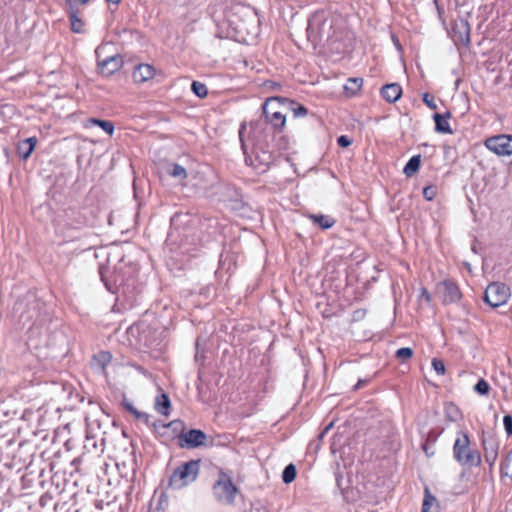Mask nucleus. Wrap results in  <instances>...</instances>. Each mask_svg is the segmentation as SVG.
Instances as JSON below:
<instances>
[{
  "label": "nucleus",
  "mask_w": 512,
  "mask_h": 512,
  "mask_svg": "<svg viewBox=\"0 0 512 512\" xmlns=\"http://www.w3.org/2000/svg\"><path fill=\"white\" fill-rule=\"evenodd\" d=\"M152 427L154 433L161 438L163 442L178 439L180 447H192V430L185 432V425L181 420L176 419L167 424L154 422L152 423Z\"/></svg>",
  "instance_id": "1"
},
{
  "label": "nucleus",
  "mask_w": 512,
  "mask_h": 512,
  "mask_svg": "<svg viewBox=\"0 0 512 512\" xmlns=\"http://www.w3.org/2000/svg\"><path fill=\"white\" fill-rule=\"evenodd\" d=\"M453 456L463 467H477L481 463L480 453L471 447L469 437L461 432L453 446Z\"/></svg>",
  "instance_id": "2"
},
{
  "label": "nucleus",
  "mask_w": 512,
  "mask_h": 512,
  "mask_svg": "<svg viewBox=\"0 0 512 512\" xmlns=\"http://www.w3.org/2000/svg\"><path fill=\"white\" fill-rule=\"evenodd\" d=\"M127 339L131 346L138 349L150 348L158 340V335L145 321L137 322L131 325L127 331Z\"/></svg>",
  "instance_id": "3"
},
{
  "label": "nucleus",
  "mask_w": 512,
  "mask_h": 512,
  "mask_svg": "<svg viewBox=\"0 0 512 512\" xmlns=\"http://www.w3.org/2000/svg\"><path fill=\"white\" fill-rule=\"evenodd\" d=\"M332 21L328 20L323 13L314 14L308 22L307 35L313 41L329 40L332 36Z\"/></svg>",
  "instance_id": "4"
},
{
  "label": "nucleus",
  "mask_w": 512,
  "mask_h": 512,
  "mask_svg": "<svg viewBox=\"0 0 512 512\" xmlns=\"http://www.w3.org/2000/svg\"><path fill=\"white\" fill-rule=\"evenodd\" d=\"M510 298V289L507 285L499 282L487 286L484 300L491 307L496 308L507 303Z\"/></svg>",
  "instance_id": "5"
},
{
  "label": "nucleus",
  "mask_w": 512,
  "mask_h": 512,
  "mask_svg": "<svg viewBox=\"0 0 512 512\" xmlns=\"http://www.w3.org/2000/svg\"><path fill=\"white\" fill-rule=\"evenodd\" d=\"M485 146L499 156L512 155V135L492 136L485 141Z\"/></svg>",
  "instance_id": "6"
},
{
  "label": "nucleus",
  "mask_w": 512,
  "mask_h": 512,
  "mask_svg": "<svg viewBox=\"0 0 512 512\" xmlns=\"http://www.w3.org/2000/svg\"><path fill=\"white\" fill-rule=\"evenodd\" d=\"M436 291L444 304L455 303L461 298L459 287L451 280L440 282Z\"/></svg>",
  "instance_id": "7"
},
{
  "label": "nucleus",
  "mask_w": 512,
  "mask_h": 512,
  "mask_svg": "<svg viewBox=\"0 0 512 512\" xmlns=\"http://www.w3.org/2000/svg\"><path fill=\"white\" fill-rule=\"evenodd\" d=\"M213 492L218 501L230 504L234 501L238 489L234 482H216L213 486Z\"/></svg>",
  "instance_id": "8"
},
{
  "label": "nucleus",
  "mask_w": 512,
  "mask_h": 512,
  "mask_svg": "<svg viewBox=\"0 0 512 512\" xmlns=\"http://www.w3.org/2000/svg\"><path fill=\"white\" fill-rule=\"evenodd\" d=\"M192 218L189 213H176L171 218V235L174 232L182 234L184 238H188L191 234Z\"/></svg>",
  "instance_id": "9"
},
{
  "label": "nucleus",
  "mask_w": 512,
  "mask_h": 512,
  "mask_svg": "<svg viewBox=\"0 0 512 512\" xmlns=\"http://www.w3.org/2000/svg\"><path fill=\"white\" fill-rule=\"evenodd\" d=\"M294 105V102L287 98H281L278 96L268 98L263 105V114H268L275 111L289 110L290 106Z\"/></svg>",
  "instance_id": "10"
},
{
  "label": "nucleus",
  "mask_w": 512,
  "mask_h": 512,
  "mask_svg": "<svg viewBox=\"0 0 512 512\" xmlns=\"http://www.w3.org/2000/svg\"><path fill=\"white\" fill-rule=\"evenodd\" d=\"M122 66V59L117 55L109 56L103 60L98 59V67L101 74L110 76Z\"/></svg>",
  "instance_id": "11"
},
{
  "label": "nucleus",
  "mask_w": 512,
  "mask_h": 512,
  "mask_svg": "<svg viewBox=\"0 0 512 512\" xmlns=\"http://www.w3.org/2000/svg\"><path fill=\"white\" fill-rule=\"evenodd\" d=\"M482 445H483V449H484V457H485L486 462L489 465L494 464V462L497 459L498 449H499V444H498L497 440L491 436L486 437V438H483Z\"/></svg>",
  "instance_id": "12"
},
{
  "label": "nucleus",
  "mask_w": 512,
  "mask_h": 512,
  "mask_svg": "<svg viewBox=\"0 0 512 512\" xmlns=\"http://www.w3.org/2000/svg\"><path fill=\"white\" fill-rule=\"evenodd\" d=\"M155 69L149 64H139L135 67L132 77L135 83L141 84L153 78Z\"/></svg>",
  "instance_id": "13"
},
{
  "label": "nucleus",
  "mask_w": 512,
  "mask_h": 512,
  "mask_svg": "<svg viewBox=\"0 0 512 512\" xmlns=\"http://www.w3.org/2000/svg\"><path fill=\"white\" fill-rule=\"evenodd\" d=\"M421 512H440V504L436 496L426 486L424 488V497Z\"/></svg>",
  "instance_id": "14"
},
{
  "label": "nucleus",
  "mask_w": 512,
  "mask_h": 512,
  "mask_svg": "<svg viewBox=\"0 0 512 512\" xmlns=\"http://www.w3.org/2000/svg\"><path fill=\"white\" fill-rule=\"evenodd\" d=\"M381 94L386 101L394 103L401 97L402 88L397 83L387 84L382 88Z\"/></svg>",
  "instance_id": "15"
},
{
  "label": "nucleus",
  "mask_w": 512,
  "mask_h": 512,
  "mask_svg": "<svg viewBox=\"0 0 512 512\" xmlns=\"http://www.w3.org/2000/svg\"><path fill=\"white\" fill-rule=\"evenodd\" d=\"M105 441V438H101L98 444L94 437L87 435L84 448L88 453L100 456L104 452Z\"/></svg>",
  "instance_id": "16"
},
{
  "label": "nucleus",
  "mask_w": 512,
  "mask_h": 512,
  "mask_svg": "<svg viewBox=\"0 0 512 512\" xmlns=\"http://www.w3.org/2000/svg\"><path fill=\"white\" fill-rule=\"evenodd\" d=\"M288 110L283 111H273L268 114H264L266 121L269 122L274 128H283L286 123V112Z\"/></svg>",
  "instance_id": "17"
},
{
  "label": "nucleus",
  "mask_w": 512,
  "mask_h": 512,
  "mask_svg": "<svg viewBox=\"0 0 512 512\" xmlns=\"http://www.w3.org/2000/svg\"><path fill=\"white\" fill-rule=\"evenodd\" d=\"M36 142H37V140L35 137H31V138L21 141L18 144V148H17L19 156L21 158H23L24 160H26L33 152Z\"/></svg>",
  "instance_id": "18"
},
{
  "label": "nucleus",
  "mask_w": 512,
  "mask_h": 512,
  "mask_svg": "<svg viewBox=\"0 0 512 512\" xmlns=\"http://www.w3.org/2000/svg\"><path fill=\"white\" fill-rule=\"evenodd\" d=\"M450 117V114L447 113L446 116L441 114H434L433 119L435 121V129L437 132L444 133V134H451L452 129L449 125L448 119Z\"/></svg>",
  "instance_id": "19"
},
{
  "label": "nucleus",
  "mask_w": 512,
  "mask_h": 512,
  "mask_svg": "<svg viewBox=\"0 0 512 512\" xmlns=\"http://www.w3.org/2000/svg\"><path fill=\"white\" fill-rule=\"evenodd\" d=\"M123 406L125 409L130 412L138 421L145 423L146 425H150V415L139 411L137 408L133 406L132 403H130L127 400L123 401Z\"/></svg>",
  "instance_id": "20"
},
{
  "label": "nucleus",
  "mask_w": 512,
  "mask_h": 512,
  "mask_svg": "<svg viewBox=\"0 0 512 512\" xmlns=\"http://www.w3.org/2000/svg\"><path fill=\"white\" fill-rule=\"evenodd\" d=\"M170 400L166 394H160L155 400V409L162 415L167 416L169 414Z\"/></svg>",
  "instance_id": "21"
},
{
  "label": "nucleus",
  "mask_w": 512,
  "mask_h": 512,
  "mask_svg": "<svg viewBox=\"0 0 512 512\" xmlns=\"http://www.w3.org/2000/svg\"><path fill=\"white\" fill-rule=\"evenodd\" d=\"M191 468H192V460L191 461H187L186 463H184L182 465V467L176 469L174 471L173 475L171 476L170 480H176V479L183 480V479H185L190 474Z\"/></svg>",
  "instance_id": "22"
},
{
  "label": "nucleus",
  "mask_w": 512,
  "mask_h": 512,
  "mask_svg": "<svg viewBox=\"0 0 512 512\" xmlns=\"http://www.w3.org/2000/svg\"><path fill=\"white\" fill-rule=\"evenodd\" d=\"M311 220L323 229H328L333 226L334 220L326 215H310Z\"/></svg>",
  "instance_id": "23"
},
{
  "label": "nucleus",
  "mask_w": 512,
  "mask_h": 512,
  "mask_svg": "<svg viewBox=\"0 0 512 512\" xmlns=\"http://www.w3.org/2000/svg\"><path fill=\"white\" fill-rule=\"evenodd\" d=\"M420 167V156H413L410 158V160L407 162V164L404 167V173L407 176H412L416 171H418Z\"/></svg>",
  "instance_id": "24"
},
{
  "label": "nucleus",
  "mask_w": 512,
  "mask_h": 512,
  "mask_svg": "<svg viewBox=\"0 0 512 512\" xmlns=\"http://www.w3.org/2000/svg\"><path fill=\"white\" fill-rule=\"evenodd\" d=\"M89 122L93 125L101 127L108 135H112L114 132V125L110 121L91 118Z\"/></svg>",
  "instance_id": "25"
},
{
  "label": "nucleus",
  "mask_w": 512,
  "mask_h": 512,
  "mask_svg": "<svg viewBox=\"0 0 512 512\" xmlns=\"http://www.w3.org/2000/svg\"><path fill=\"white\" fill-rule=\"evenodd\" d=\"M168 173L172 177L179 179V180H183L187 177V172H186L185 168L178 164H173L171 166V168L168 170Z\"/></svg>",
  "instance_id": "26"
},
{
  "label": "nucleus",
  "mask_w": 512,
  "mask_h": 512,
  "mask_svg": "<svg viewBox=\"0 0 512 512\" xmlns=\"http://www.w3.org/2000/svg\"><path fill=\"white\" fill-rule=\"evenodd\" d=\"M363 80L361 78H350L345 84L344 88L349 93H356L362 86Z\"/></svg>",
  "instance_id": "27"
},
{
  "label": "nucleus",
  "mask_w": 512,
  "mask_h": 512,
  "mask_svg": "<svg viewBox=\"0 0 512 512\" xmlns=\"http://www.w3.org/2000/svg\"><path fill=\"white\" fill-rule=\"evenodd\" d=\"M502 475L512 480V451L507 455L501 466Z\"/></svg>",
  "instance_id": "28"
},
{
  "label": "nucleus",
  "mask_w": 512,
  "mask_h": 512,
  "mask_svg": "<svg viewBox=\"0 0 512 512\" xmlns=\"http://www.w3.org/2000/svg\"><path fill=\"white\" fill-rule=\"evenodd\" d=\"M93 360L103 370L105 366L110 362L111 355L109 352H100L99 354L94 356Z\"/></svg>",
  "instance_id": "29"
},
{
  "label": "nucleus",
  "mask_w": 512,
  "mask_h": 512,
  "mask_svg": "<svg viewBox=\"0 0 512 512\" xmlns=\"http://www.w3.org/2000/svg\"><path fill=\"white\" fill-rule=\"evenodd\" d=\"M489 390L490 385L484 379H480L474 386V391L479 395H488Z\"/></svg>",
  "instance_id": "30"
},
{
  "label": "nucleus",
  "mask_w": 512,
  "mask_h": 512,
  "mask_svg": "<svg viewBox=\"0 0 512 512\" xmlns=\"http://www.w3.org/2000/svg\"><path fill=\"white\" fill-rule=\"evenodd\" d=\"M70 22L72 31L76 33H80L83 31L84 24L82 20L79 19L73 12H70Z\"/></svg>",
  "instance_id": "31"
},
{
  "label": "nucleus",
  "mask_w": 512,
  "mask_h": 512,
  "mask_svg": "<svg viewBox=\"0 0 512 512\" xmlns=\"http://www.w3.org/2000/svg\"><path fill=\"white\" fill-rule=\"evenodd\" d=\"M297 476V469L294 464L286 466L282 473V480H294Z\"/></svg>",
  "instance_id": "32"
},
{
  "label": "nucleus",
  "mask_w": 512,
  "mask_h": 512,
  "mask_svg": "<svg viewBox=\"0 0 512 512\" xmlns=\"http://www.w3.org/2000/svg\"><path fill=\"white\" fill-rule=\"evenodd\" d=\"M100 274H101V280L104 282L105 287H106L109 291H111V292H115V291H114V288H118V287H119V286H121V285H122V283H123V281H122V280L120 281L118 278H116V279L114 280V283H113V284H111V283L106 279L105 274H104V272H103L102 270L100 271Z\"/></svg>",
  "instance_id": "33"
},
{
  "label": "nucleus",
  "mask_w": 512,
  "mask_h": 512,
  "mask_svg": "<svg viewBox=\"0 0 512 512\" xmlns=\"http://www.w3.org/2000/svg\"><path fill=\"white\" fill-rule=\"evenodd\" d=\"M194 94L204 98L208 95V89L204 84L194 81Z\"/></svg>",
  "instance_id": "34"
},
{
  "label": "nucleus",
  "mask_w": 512,
  "mask_h": 512,
  "mask_svg": "<svg viewBox=\"0 0 512 512\" xmlns=\"http://www.w3.org/2000/svg\"><path fill=\"white\" fill-rule=\"evenodd\" d=\"M413 351L409 347L399 348L396 351V357L401 360H408L412 357Z\"/></svg>",
  "instance_id": "35"
},
{
  "label": "nucleus",
  "mask_w": 512,
  "mask_h": 512,
  "mask_svg": "<svg viewBox=\"0 0 512 512\" xmlns=\"http://www.w3.org/2000/svg\"><path fill=\"white\" fill-rule=\"evenodd\" d=\"M206 438V435L202 431L194 429V448L206 445Z\"/></svg>",
  "instance_id": "36"
},
{
  "label": "nucleus",
  "mask_w": 512,
  "mask_h": 512,
  "mask_svg": "<svg viewBox=\"0 0 512 512\" xmlns=\"http://www.w3.org/2000/svg\"><path fill=\"white\" fill-rule=\"evenodd\" d=\"M432 367L438 375H443L445 373L444 363L437 358L432 360Z\"/></svg>",
  "instance_id": "37"
},
{
  "label": "nucleus",
  "mask_w": 512,
  "mask_h": 512,
  "mask_svg": "<svg viewBox=\"0 0 512 512\" xmlns=\"http://www.w3.org/2000/svg\"><path fill=\"white\" fill-rule=\"evenodd\" d=\"M423 102L430 108V109H437V104L434 100V98L428 94V93H425L423 94Z\"/></svg>",
  "instance_id": "38"
},
{
  "label": "nucleus",
  "mask_w": 512,
  "mask_h": 512,
  "mask_svg": "<svg viewBox=\"0 0 512 512\" xmlns=\"http://www.w3.org/2000/svg\"><path fill=\"white\" fill-rule=\"evenodd\" d=\"M504 428L508 435H512V416L505 415L503 418Z\"/></svg>",
  "instance_id": "39"
},
{
  "label": "nucleus",
  "mask_w": 512,
  "mask_h": 512,
  "mask_svg": "<svg viewBox=\"0 0 512 512\" xmlns=\"http://www.w3.org/2000/svg\"><path fill=\"white\" fill-rule=\"evenodd\" d=\"M290 109L293 110L295 117H303V116L307 115V109L302 105H298L296 108H293V105H292V106H290Z\"/></svg>",
  "instance_id": "40"
},
{
  "label": "nucleus",
  "mask_w": 512,
  "mask_h": 512,
  "mask_svg": "<svg viewBox=\"0 0 512 512\" xmlns=\"http://www.w3.org/2000/svg\"><path fill=\"white\" fill-rule=\"evenodd\" d=\"M337 143L340 147L345 148L351 145L352 140L348 136L342 135L337 139Z\"/></svg>",
  "instance_id": "41"
},
{
  "label": "nucleus",
  "mask_w": 512,
  "mask_h": 512,
  "mask_svg": "<svg viewBox=\"0 0 512 512\" xmlns=\"http://www.w3.org/2000/svg\"><path fill=\"white\" fill-rule=\"evenodd\" d=\"M423 196L426 200L431 201L435 196V189L431 186L424 188Z\"/></svg>",
  "instance_id": "42"
},
{
  "label": "nucleus",
  "mask_w": 512,
  "mask_h": 512,
  "mask_svg": "<svg viewBox=\"0 0 512 512\" xmlns=\"http://www.w3.org/2000/svg\"><path fill=\"white\" fill-rule=\"evenodd\" d=\"M459 25L464 30L465 35H466V41L468 42L469 41V26H468V23L465 20H461L460 23L457 24V26H459Z\"/></svg>",
  "instance_id": "43"
},
{
  "label": "nucleus",
  "mask_w": 512,
  "mask_h": 512,
  "mask_svg": "<svg viewBox=\"0 0 512 512\" xmlns=\"http://www.w3.org/2000/svg\"><path fill=\"white\" fill-rule=\"evenodd\" d=\"M420 298H424L427 302H430L431 296H430L429 292L427 291V289L421 288Z\"/></svg>",
  "instance_id": "44"
},
{
  "label": "nucleus",
  "mask_w": 512,
  "mask_h": 512,
  "mask_svg": "<svg viewBox=\"0 0 512 512\" xmlns=\"http://www.w3.org/2000/svg\"><path fill=\"white\" fill-rule=\"evenodd\" d=\"M167 503V500L165 498V495L163 493L160 494V497H159V502H158V506H157V509H163L164 508V505Z\"/></svg>",
  "instance_id": "45"
},
{
  "label": "nucleus",
  "mask_w": 512,
  "mask_h": 512,
  "mask_svg": "<svg viewBox=\"0 0 512 512\" xmlns=\"http://www.w3.org/2000/svg\"><path fill=\"white\" fill-rule=\"evenodd\" d=\"M246 129V124L243 123L240 127V130H239V137H240V140H241V143H242V148L243 150L245 151V144L243 142V133H244V130Z\"/></svg>",
  "instance_id": "46"
},
{
  "label": "nucleus",
  "mask_w": 512,
  "mask_h": 512,
  "mask_svg": "<svg viewBox=\"0 0 512 512\" xmlns=\"http://www.w3.org/2000/svg\"><path fill=\"white\" fill-rule=\"evenodd\" d=\"M332 426H333V423H332V422H331L329 425H327V426L325 427V429L323 430V432L321 433V437H323V435H324L325 433H327V432L331 429V427H332Z\"/></svg>",
  "instance_id": "47"
},
{
  "label": "nucleus",
  "mask_w": 512,
  "mask_h": 512,
  "mask_svg": "<svg viewBox=\"0 0 512 512\" xmlns=\"http://www.w3.org/2000/svg\"><path fill=\"white\" fill-rule=\"evenodd\" d=\"M451 410H454V411H455V413H457V412H458V411H457V408H456L454 405H452V404H451V405H449V406L447 407V412H448V414H449V415H450V411H451Z\"/></svg>",
  "instance_id": "48"
},
{
  "label": "nucleus",
  "mask_w": 512,
  "mask_h": 512,
  "mask_svg": "<svg viewBox=\"0 0 512 512\" xmlns=\"http://www.w3.org/2000/svg\"><path fill=\"white\" fill-rule=\"evenodd\" d=\"M343 494H344V497H345L347 500H349V501H353V500H354V497H353V496H352V497H350V496H349V491H344V492H343Z\"/></svg>",
  "instance_id": "49"
},
{
  "label": "nucleus",
  "mask_w": 512,
  "mask_h": 512,
  "mask_svg": "<svg viewBox=\"0 0 512 512\" xmlns=\"http://www.w3.org/2000/svg\"><path fill=\"white\" fill-rule=\"evenodd\" d=\"M365 382L362 381V380H359L358 383L355 385V389H359L360 387H362V385L364 384Z\"/></svg>",
  "instance_id": "50"
},
{
  "label": "nucleus",
  "mask_w": 512,
  "mask_h": 512,
  "mask_svg": "<svg viewBox=\"0 0 512 512\" xmlns=\"http://www.w3.org/2000/svg\"><path fill=\"white\" fill-rule=\"evenodd\" d=\"M109 3L118 4L120 0H107Z\"/></svg>",
  "instance_id": "51"
},
{
  "label": "nucleus",
  "mask_w": 512,
  "mask_h": 512,
  "mask_svg": "<svg viewBox=\"0 0 512 512\" xmlns=\"http://www.w3.org/2000/svg\"><path fill=\"white\" fill-rule=\"evenodd\" d=\"M66 5H67L69 8H72V1H71V0H67V1H66Z\"/></svg>",
  "instance_id": "52"
},
{
  "label": "nucleus",
  "mask_w": 512,
  "mask_h": 512,
  "mask_svg": "<svg viewBox=\"0 0 512 512\" xmlns=\"http://www.w3.org/2000/svg\"><path fill=\"white\" fill-rule=\"evenodd\" d=\"M134 477H135V471H134V470H132L131 480H133V479H134Z\"/></svg>",
  "instance_id": "53"
},
{
  "label": "nucleus",
  "mask_w": 512,
  "mask_h": 512,
  "mask_svg": "<svg viewBox=\"0 0 512 512\" xmlns=\"http://www.w3.org/2000/svg\"><path fill=\"white\" fill-rule=\"evenodd\" d=\"M121 477H123V478H124V477H125V478H128L129 476H128V474H121Z\"/></svg>",
  "instance_id": "54"
},
{
  "label": "nucleus",
  "mask_w": 512,
  "mask_h": 512,
  "mask_svg": "<svg viewBox=\"0 0 512 512\" xmlns=\"http://www.w3.org/2000/svg\"><path fill=\"white\" fill-rule=\"evenodd\" d=\"M207 171L210 172V175L213 176V172L211 171L210 168H207Z\"/></svg>",
  "instance_id": "55"
},
{
  "label": "nucleus",
  "mask_w": 512,
  "mask_h": 512,
  "mask_svg": "<svg viewBox=\"0 0 512 512\" xmlns=\"http://www.w3.org/2000/svg\"><path fill=\"white\" fill-rule=\"evenodd\" d=\"M207 171L210 172V175L213 176V172L211 171L210 168H207Z\"/></svg>",
  "instance_id": "56"
},
{
  "label": "nucleus",
  "mask_w": 512,
  "mask_h": 512,
  "mask_svg": "<svg viewBox=\"0 0 512 512\" xmlns=\"http://www.w3.org/2000/svg\"><path fill=\"white\" fill-rule=\"evenodd\" d=\"M207 171L210 172V175L213 176V172L211 171L210 168H207Z\"/></svg>",
  "instance_id": "57"
},
{
  "label": "nucleus",
  "mask_w": 512,
  "mask_h": 512,
  "mask_svg": "<svg viewBox=\"0 0 512 512\" xmlns=\"http://www.w3.org/2000/svg\"><path fill=\"white\" fill-rule=\"evenodd\" d=\"M76 464H77V460L72 461V465H76Z\"/></svg>",
  "instance_id": "58"
},
{
  "label": "nucleus",
  "mask_w": 512,
  "mask_h": 512,
  "mask_svg": "<svg viewBox=\"0 0 512 512\" xmlns=\"http://www.w3.org/2000/svg\"><path fill=\"white\" fill-rule=\"evenodd\" d=\"M193 477H194V479L197 477V473L195 471H194Z\"/></svg>",
  "instance_id": "59"
}]
</instances>
